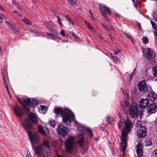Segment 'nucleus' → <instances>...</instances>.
Returning <instances> with one entry per match:
<instances>
[{"label":"nucleus","mask_w":157,"mask_h":157,"mask_svg":"<svg viewBox=\"0 0 157 157\" xmlns=\"http://www.w3.org/2000/svg\"><path fill=\"white\" fill-rule=\"evenodd\" d=\"M43 24L45 25L46 27L48 29H50V26L48 25L45 22H43Z\"/></svg>","instance_id":"obj_47"},{"label":"nucleus","mask_w":157,"mask_h":157,"mask_svg":"<svg viewBox=\"0 0 157 157\" xmlns=\"http://www.w3.org/2000/svg\"><path fill=\"white\" fill-rule=\"evenodd\" d=\"M70 33L71 34H72V36H74L76 39H78V36L76 35V34L75 33L71 31L70 32Z\"/></svg>","instance_id":"obj_36"},{"label":"nucleus","mask_w":157,"mask_h":157,"mask_svg":"<svg viewBox=\"0 0 157 157\" xmlns=\"http://www.w3.org/2000/svg\"><path fill=\"white\" fill-rule=\"evenodd\" d=\"M138 89L140 91L143 92H147L148 90V86L145 81L140 82L138 84Z\"/></svg>","instance_id":"obj_12"},{"label":"nucleus","mask_w":157,"mask_h":157,"mask_svg":"<svg viewBox=\"0 0 157 157\" xmlns=\"http://www.w3.org/2000/svg\"><path fill=\"white\" fill-rule=\"evenodd\" d=\"M39 132L44 136H47L49 133V131L48 129L41 125L38 126Z\"/></svg>","instance_id":"obj_13"},{"label":"nucleus","mask_w":157,"mask_h":157,"mask_svg":"<svg viewBox=\"0 0 157 157\" xmlns=\"http://www.w3.org/2000/svg\"><path fill=\"white\" fill-rule=\"evenodd\" d=\"M121 90L125 97L127 98H128V95L127 93L125 91H124L122 88H121Z\"/></svg>","instance_id":"obj_32"},{"label":"nucleus","mask_w":157,"mask_h":157,"mask_svg":"<svg viewBox=\"0 0 157 157\" xmlns=\"http://www.w3.org/2000/svg\"><path fill=\"white\" fill-rule=\"evenodd\" d=\"M57 131L59 135L64 136L67 135V133L70 131V129L63 125L60 124L58 126Z\"/></svg>","instance_id":"obj_7"},{"label":"nucleus","mask_w":157,"mask_h":157,"mask_svg":"<svg viewBox=\"0 0 157 157\" xmlns=\"http://www.w3.org/2000/svg\"><path fill=\"white\" fill-rule=\"evenodd\" d=\"M136 152L138 157H142V144L141 143L137 144L136 146Z\"/></svg>","instance_id":"obj_16"},{"label":"nucleus","mask_w":157,"mask_h":157,"mask_svg":"<svg viewBox=\"0 0 157 157\" xmlns=\"http://www.w3.org/2000/svg\"><path fill=\"white\" fill-rule=\"evenodd\" d=\"M142 52L144 58L148 59H153L156 56L155 52L150 48H142Z\"/></svg>","instance_id":"obj_6"},{"label":"nucleus","mask_w":157,"mask_h":157,"mask_svg":"<svg viewBox=\"0 0 157 157\" xmlns=\"http://www.w3.org/2000/svg\"><path fill=\"white\" fill-rule=\"evenodd\" d=\"M85 143L86 140L82 134H80L75 138L72 137L68 138L65 143V145L67 151L71 153L73 150L75 144H77L81 147H83Z\"/></svg>","instance_id":"obj_3"},{"label":"nucleus","mask_w":157,"mask_h":157,"mask_svg":"<svg viewBox=\"0 0 157 157\" xmlns=\"http://www.w3.org/2000/svg\"><path fill=\"white\" fill-rule=\"evenodd\" d=\"M68 2L72 6H74L77 3V0H67Z\"/></svg>","instance_id":"obj_26"},{"label":"nucleus","mask_w":157,"mask_h":157,"mask_svg":"<svg viewBox=\"0 0 157 157\" xmlns=\"http://www.w3.org/2000/svg\"><path fill=\"white\" fill-rule=\"evenodd\" d=\"M13 12L15 13L17 15H19L21 17V15H20V14L19 13H17L16 11H13Z\"/></svg>","instance_id":"obj_59"},{"label":"nucleus","mask_w":157,"mask_h":157,"mask_svg":"<svg viewBox=\"0 0 157 157\" xmlns=\"http://www.w3.org/2000/svg\"><path fill=\"white\" fill-rule=\"evenodd\" d=\"M104 28L108 32H110V30L107 26H104Z\"/></svg>","instance_id":"obj_52"},{"label":"nucleus","mask_w":157,"mask_h":157,"mask_svg":"<svg viewBox=\"0 0 157 157\" xmlns=\"http://www.w3.org/2000/svg\"><path fill=\"white\" fill-rule=\"evenodd\" d=\"M2 50L1 48L0 47V56H2Z\"/></svg>","instance_id":"obj_61"},{"label":"nucleus","mask_w":157,"mask_h":157,"mask_svg":"<svg viewBox=\"0 0 157 157\" xmlns=\"http://www.w3.org/2000/svg\"><path fill=\"white\" fill-rule=\"evenodd\" d=\"M120 52V50H117V51H115L114 52V54L115 55L118 54L119 52Z\"/></svg>","instance_id":"obj_62"},{"label":"nucleus","mask_w":157,"mask_h":157,"mask_svg":"<svg viewBox=\"0 0 157 157\" xmlns=\"http://www.w3.org/2000/svg\"><path fill=\"white\" fill-rule=\"evenodd\" d=\"M152 72L154 76L157 77V65L152 67Z\"/></svg>","instance_id":"obj_24"},{"label":"nucleus","mask_w":157,"mask_h":157,"mask_svg":"<svg viewBox=\"0 0 157 157\" xmlns=\"http://www.w3.org/2000/svg\"><path fill=\"white\" fill-rule=\"evenodd\" d=\"M29 117L30 120L33 123L35 124L37 123V117L33 113H31L29 115Z\"/></svg>","instance_id":"obj_17"},{"label":"nucleus","mask_w":157,"mask_h":157,"mask_svg":"<svg viewBox=\"0 0 157 157\" xmlns=\"http://www.w3.org/2000/svg\"><path fill=\"white\" fill-rule=\"evenodd\" d=\"M135 126L137 128L138 127H140L141 126H143L141 125V122L140 121H137L135 124Z\"/></svg>","instance_id":"obj_31"},{"label":"nucleus","mask_w":157,"mask_h":157,"mask_svg":"<svg viewBox=\"0 0 157 157\" xmlns=\"http://www.w3.org/2000/svg\"><path fill=\"white\" fill-rule=\"evenodd\" d=\"M131 117L132 118H136L138 115V107L136 103H133L129 109Z\"/></svg>","instance_id":"obj_9"},{"label":"nucleus","mask_w":157,"mask_h":157,"mask_svg":"<svg viewBox=\"0 0 157 157\" xmlns=\"http://www.w3.org/2000/svg\"><path fill=\"white\" fill-rule=\"evenodd\" d=\"M85 23L88 28L89 27L90 25H91L90 23L87 22H85Z\"/></svg>","instance_id":"obj_56"},{"label":"nucleus","mask_w":157,"mask_h":157,"mask_svg":"<svg viewBox=\"0 0 157 157\" xmlns=\"http://www.w3.org/2000/svg\"><path fill=\"white\" fill-rule=\"evenodd\" d=\"M100 10L101 11H102V7L104 8L105 9L104 10V11L105 12H107L109 13V14H111V12L107 6H106L105 5L102 4H100Z\"/></svg>","instance_id":"obj_18"},{"label":"nucleus","mask_w":157,"mask_h":157,"mask_svg":"<svg viewBox=\"0 0 157 157\" xmlns=\"http://www.w3.org/2000/svg\"><path fill=\"white\" fill-rule=\"evenodd\" d=\"M23 20L24 22L27 25H31L32 23L31 21L28 19L26 18H25Z\"/></svg>","instance_id":"obj_29"},{"label":"nucleus","mask_w":157,"mask_h":157,"mask_svg":"<svg viewBox=\"0 0 157 157\" xmlns=\"http://www.w3.org/2000/svg\"><path fill=\"white\" fill-rule=\"evenodd\" d=\"M101 13L102 14V15H103L104 17L105 18V21H108L109 22L110 21V20L109 19H108V17L106 15L105 13L102 11H101Z\"/></svg>","instance_id":"obj_28"},{"label":"nucleus","mask_w":157,"mask_h":157,"mask_svg":"<svg viewBox=\"0 0 157 157\" xmlns=\"http://www.w3.org/2000/svg\"><path fill=\"white\" fill-rule=\"evenodd\" d=\"M106 118L107 121L109 124L111 123L113 121V117L111 116H108Z\"/></svg>","instance_id":"obj_27"},{"label":"nucleus","mask_w":157,"mask_h":157,"mask_svg":"<svg viewBox=\"0 0 157 157\" xmlns=\"http://www.w3.org/2000/svg\"><path fill=\"white\" fill-rule=\"evenodd\" d=\"M60 34L63 36H65L64 31V30L61 31L60 32Z\"/></svg>","instance_id":"obj_53"},{"label":"nucleus","mask_w":157,"mask_h":157,"mask_svg":"<svg viewBox=\"0 0 157 157\" xmlns=\"http://www.w3.org/2000/svg\"><path fill=\"white\" fill-rule=\"evenodd\" d=\"M120 151H122V155H123V157H126V156L124 155V151H123L122 150V147H120Z\"/></svg>","instance_id":"obj_49"},{"label":"nucleus","mask_w":157,"mask_h":157,"mask_svg":"<svg viewBox=\"0 0 157 157\" xmlns=\"http://www.w3.org/2000/svg\"><path fill=\"white\" fill-rule=\"evenodd\" d=\"M48 109L47 107L41 105L39 108V111L42 114H45L47 112V110Z\"/></svg>","instance_id":"obj_19"},{"label":"nucleus","mask_w":157,"mask_h":157,"mask_svg":"<svg viewBox=\"0 0 157 157\" xmlns=\"http://www.w3.org/2000/svg\"><path fill=\"white\" fill-rule=\"evenodd\" d=\"M109 38L111 39V40L113 41L114 40V37L111 35H108Z\"/></svg>","instance_id":"obj_51"},{"label":"nucleus","mask_w":157,"mask_h":157,"mask_svg":"<svg viewBox=\"0 0 157 157\" xmlns=\"http://www.w3.org/2000/svg\"><path fill=\"white\" fill-rule=\"evenodd\" d=\"M142 40L144 44H146L148 43V40L147 37L145 36L142 39Z\"/></svg>","instance_id":"obj_30"},{"label":"nucleus","mask_w":157,"mask_h":157,"mask_svg":"<svg viewBox=\"0 0 157 157\" xmlns=\"http://www.w3.org/2000/svg\"><path fill=\"white\" fill-rule=\"evenodd\" d=\"M56 157H64L63 156L59 155V154L57 152H56Z\"/></svg>","instance_id":"obj_57"},{"label":"nucleus","mask_w":157,"mask_h":157,"mask_svg":"<svg viewBox=\"0 0 157 157\" xmlns=\"http://www.w3.org/2000/svg\"><path fill=\"white\" fill-rule=\"evenodd\" d=\"M35 151L38 155L41 154L43 152V148L40 146L37 147Z\"/></svg>","instance_id":"obj_21"},{"label":"nucleus","mask_w":157,"mask_h":157,"mask_svg":"<svg viewBox=\"0 0 157 157\" xmlns=\"http://www.w3.org/2000/svg\"><path fill=\"white\" fill-rule=\"evenodd\" d=\"M41 145L42 146H44L47 148H49L50 147V146L48 140L45 139L43 140V143L41 144Z\"/></svg>","instance_id":"obj_20"},{"label":"nucleus","mask_w":157,"mask_h":157,"mask_svg":"<svg viewBox=\"0 0 157 157\" xmlns=\"http://www.w3.org/2000/svg\"><path fill=\"white\" fill-rule=\"evenodd\" d=\"M153 18L154 19V20L157 21V12H154L153 14Z\"/></svg>","instance_id":"obj_35"},{"label":"nucleus","mask_w":157,"mask_h":157,"mask_svg":"<svg viewBox=\"0 0 157 157\" xmlns=\"http://www.w3.org/2000/svg\"><path fill=\"white\" fill-rule=\"evenodd\" d=\"M0 10H2V11H4V9H3V8L2 7V6L0 4Z\"/></svg>","instance_id":"obj_63"},{"label":"nucleus","mask_w":157,"mask_h":157,"mask_svg":"<svg viewBox=\"0 0 157 157\" xmlns=\"http://www.w3.org/2000/svg\"><path fill=\"white\" fill-rule=\"evenodd\" d=\"M147 112L149 114L153 113L157 110V103L154 102L150 105L147 108Z\"/></svg>","instance_id":"obj_10"},{"label":"nucleus","mask_w":157,"mask_h":157,"mask_svg":"<svg viewBox=\"0 0 157 157\" xmlns=\"http://www.w3.org/2000/svg\"><path fill=\"white\" fill-rule=\"evenodd\" d=\"M2 75L3 82H4V83H6V78L5 77V74L4 72H2Z\"/></svg>","instance_id":"obj_41"},{"label":"nucleus","mask_w":157,"mask_h":157,"mask_svg":"<svg viewBox=\"0 0 157 157\" xmlns=\"http://www.w3.org/2000/svg\"><path fill=\"white\" fill-rule=\"evenodd\" d=\"M136 25L139 28L140 30L141 29V27L140 23L137 22Z\"/></svg>","instance_id":"obj_48"},{"label":"nucleus","mask_w":157,"mask_h":157,"mask_svg":"<svg viewBox=\"0 0 157 157\" xmlns=\"http://www.w3.org/2000/svg\"><path fill=\"white\" fill-rule=\"evenodd\" d=\"M143 144L145 146H151L152 144L151 139L150 138H146Z\"/></svg>","instance_id":"obj_22"},{"label":"nucleus","mask_w":157,"mask_h":157,"mask_svg":"<svg viewBox=\"0 0 157 157\" xmlns=\"http://www.w3.org/2000/svg\"><path fill=\"white\" fill-rule=\"evenodd\" d=\"M15 114L18 117H21L24 114L23 108L18 105L13 107Z\"/></svg>","instance_id":"obj_11"},{"label":"nucleus","mask_w":157,"mask_h":157,"mask_svg":"<svg viewBox=\"0 0 157 157\" xmlns=\"http://www.w3.org/2000/svg\"><path fill=\"white\" fill-rule=\"evenodd\" d=\"M120 117L121 120L119 122L118 125L120 129H123L120 137L121 143H120V147H122V150L124 152L125 150L127 145V135L131 131L133 124L128 118L124 121L123 117Z\"/></svg>","instance_id":"obj_1"},{"label":"nucleus","mask_w":157,"mask_h":157,"mask_svg":"<svg viewBox=\"0 0 157 157\" xmlns=\"http://www.w3.org/2000/svg\"><path fill=\"white\" fill-rule=\"evenodd\" d=\"M64 16H65V17L66 18H67V19L68 20H70V18L69 17H68L67 15H65Z\"/></svg>","instance_id":"obj_64"},{"label":"nucleus","mask_w":157,"mask_h":157,"mask_svg":"<svg viewBox=\"0 0 157 157\" xmlns=\"http://www.w3.org/2000/svg\"><path fill=\"white\" fill-rule=\"evenodd\" d=\"M109 27H110L109 29L110 30V31L113 30H114L113 28L112 27V26L111 25H109Z\"/></svg>","instance_id":"obj_58"},{"label":"nucleus","mask_w":157,"mask_h":157,"mask_svg":"<svg viewBox=\"0 0 157 157\" xmlns=\"http://www.w3.org/2000/svg\"><path fill=\"white\" fill-rule=\"evenodd\" d=\"M58 21L59 24L62 26H63V25L61 22L60 19L59 18V16H57Z\"/></svg>","instance_id":"obj_43"},{"label":"nucleus","mask_w":157,"mask_h":157,"mask_svg":"<svg viewBox=\"0 0 157 157\" xmlns=\"http://www.w3.org/2000/svg\"><path fill=\"white\" fill-rule=\"evenodd\" d=\"M33 33L36 36H38L40 35L39 33L38 32H35L33 31Z\"/></svg>","instance_id":"obj_50"},{"label":"nucleus","mask_w":157,"mask_h":157,"mask_svg":"<svg viewBox=\"0 0 157 157\" xmlns=\"http://www.w3.org/2000/svg\"><path fill=\"white\" fill-rule=\"evenodd\" d=\"M147 131L145 127L141 126L137 129V134L139 138H143L147 135Z\"/></svg>","instance_id":"obj_8"},{"label":"nucleus","mask_w":157,"mask_h":157,"mask_svg":"<svg viewBox=\"0 0 157 157\" xmlns=\"http://www.w3.org/2000/svg\"><path fill=\"white\" fill-rule=\"evenodd\" d=\"M111 56H112V57L113 58L115 59L116 60L117 62H120V60L119 59V58L118 57H117L115 55H111Z\"/></svg>","instance_id":"obj_38"},{"label":"nucleus","mask_w":157,"mask_h":157,"mask_svg":"<svg viewBox=\"0 0 157 157\" xmlns=\"http://www.w3.org/2000/svg\"><path fill=\"white\" fill-rule=\"evenodd\" d=\"M122 107L124 111H127L129 109L128 108H127L126 106L124 104H122Z\"/></svg>","instance_id":"obj_33"},{"label":"nucleus","mask_w":157,"mask_h":157,"mask_svg":"<svg viewBox=\"0 0 157 157\" xmlns=\"http://www.w3.org/2000/svg\"><path fill=\"white\" fill-rule=\"evenodd\" d=\"M90 29L91 30L92 32L94 33L95 32V30L93 28L92 26L91 25L88 28Z\"/></svg>","instance_id":"obj_44"},{"label":"nucleus","mask_w":157,"mask_h":157,"mask_svg":"<svg viewBox=\"0 0 157 157\" xmlns=\"http://www.w3.org/2000/svg\"><path fill=\"white\" fill-rule=\"evenodd\" d=\"M23 101L25 104L23 105L24 109L26 112L29 111L30 106L33 105L35 106L37 105L38 104V102L34 99H31L29 98L23 99Z\"/></svg>","instance_id":"obj_5"},{"label":"nucleus","mask_w":157,"mask_h":157,"mask_svg":"<svg viewBox=\"0 0 157 157\" xmlns=\"http://www.w3.org/2000/svg\"><path fill=\"white\" fill-rule=\"evenodd\" d=\"M123 104H124L125 105H126L127 108H129L130 104L129 102L127 100H124V102Z\"/></svg>","instance_id":"obj_37"},{"label":"nucleus","mask_w":157,"mask_h":157,"mask_svg":"<svg viewBox=\"0 0 157 157\" xmlns=\"http://www.w3.org/2000/svg\"><path fill=\"white\" fill-rule=\"evenodd\" d=\"M12 4L14 5L18 9L21 11L23 10V9L22 7L17 2L13 0L12 2Z\"/></svg>","instance_id":"obj_23"},{"label":"nucleus","mask_w":157,"mask_h":157,"mask_svg":"<svg viewBox=\"0 0 157 157\" xmlns=\"http://www.w3.org/2000/svg\"><path fill=\"white\" fill-rule=\"evenodd\" d=\"M154 35L155 36H157V28L154 31Z\"/></svg>","instance_id":"obj_54"},{"label":"nucleus","mask_w":157,"mask_h":157,"mask_svg":"<svg viewBox=\"0 0 157 157\" xmlns=\"http://www.w3.org/2000/svg\"><path fill=\"white\" fill-rule=\"evenodd\" d=\"M124 34L126 35L127 37L129 39L131 40H132V43H133V40L132 38V37L130 35V34H128L126 33H124Z\"/></svg>","instance_id":"obj_34"},{"label":"nucleus","mask_w":157,"mask_h":157,"mask_svg":"<svg viewBox=\"0 0 157 157\" xmlns=\"http://www.w3.org/2000/svg\"><path fill=\"white\" fill-rule=\"evenodd\" d=\"M47 35L49 36L51 38H52L53 39H54L56 37V36L53 34L48 33Z\"/></svg>","instance_id":"obj_42"},{"label":"nucleus","mask_w":157,"mask_h":157,"mask_svg":"<svg viewBox=\"0 0 157 157\" xmlns=\"http://www.w3.org/2000/svg\"><path fill=\"white\" fill-rule=\"evenodd\" d=\"M89 12L90 14L91 17V19H92V20H94V19H95V17L93 16V14L91 13V10H89Z\"/></svg>","instance_id":"obj_45"},{"label":"nucleus","mask_w":157,"mask_h":157,"mask_svg":"<svg viewBox=\"0 0 157 157\" xmlns=\"http://www.w3.org/2000/svg\"><path fill=\"white\" fill-rule=\"evenodd\" d=\"M22 124L24 128L27 131L30 140L32 143L33 142L37 143L38 142V136L36 134H32L29 131L33 129V126L30 122L28 120L25 119Z\"/></svg>","instance_id":"obj_4"},{"label":"nucleus","mask_w":157,"mask_h":157,"mask_svg":"<svg viewBox=\"0 0 157 157\" xmlns=\"http://www.w3.org/2000/svg\"><path fill=\"white\" fill-rule=\"evenodd\" d=\"M49 123V124L53 128H55V121L53 120L52 119H50Z\"/></svg>","instance_id":"obj_25"},{"label":"nucleus","mask_w":157,"mask_h":157,"mask_svg":"<svg viewBox=\"0 0 157 157\" xmlns=\"http://www.w3.org/2000/svg\"><path fill=\"white\" fill-rule=\"evenodd\" d=\"M151 22L152 25V26L153 28L155 30L157 28L156 27V25L153 21H151Z\"/></svg>","instance_id":"obj_39"},{"label":"nucleus","mask_w":157,"mask_h":157,"mask_svg":"<svg viewBox=\"0 0 157 157\" xmlns=\"http://www.w3.org/2000/svg\"><path fill=\"white\" fill-rule=\"evenodd\" d=\"M153 154L155 155V156H157V149L154 150Z\"/></svg>","instance_id":"obj_55"},{"label":"nucleus","mask_w":157,"mask_h":157,"mask_svg":"<svg viewBox=\"0 0 157 157\" xmlns=\"http://www.w3.org/2000/svg\"><path fill=\"white\" fill-rule=\"evenodd\" d=\"M148 92L147 99L152 101H155L157 98V94L154 92L149 91Z\"/></svg>","instance_id":"obj_15"},{"label":"nucleus","mask_w":157,"mask_h":157,"mask_svg":"<svg viewBox=\"0 0 157 157\" xmlns=\"http://www.w3.org/2000/svg\"><path fill=\"white\" fill-rule=\"evenodd\" d=\"M87 130L89 133V136H90L91 137H93V135L92 132L91 131V130L89 128H88L87 129Z\"/></svg>","instance_id":"obj_40"},{"label":"nucleus","mask_w":157,"mask_h":157,"mask_svg":"<svg viewBox=\"0 0 157 157\" xmlns=\"http://www.w3.org/2000/svg\"><path fill=\"white\" fill-rule=\"evenodd\" d=\"M68 21H70V22L73 25H74V22L73 21H72L71 19H70Z\"/></svg>","instance_id":"obj_60"},{"label":"nucleus","mask_w":157,"mask_h":157,"mask_svg":"<svg viewBox=\"0 0 157 157\" xmlns=\"http://www.w3.org/2000/svg\"><path fill=\"white\" fill-rule=\"evenodd\" d=\"M12 30L14 33H17L18 32V30L16 28L14 27H12Z\"/></svg>","instance_id":"obj_46"},{"label":"nucleus","mask_w":157,"mask_h":157,"mask_svg":"<svg viewBox=\"0 0 157 157\" xmlns=\"http://www.w3.org/2000/svg\"><path fill=\"white\" fill-rule=\"evenodd\" d=\"M54 112L56 116L62 117L63 122L67 125H70L71 121L77 123L75 119L74 114L69 109H66L63 110L60 108H55Z\"/></svg>","instance_id":"obj_2"},{"label":"nucleus","mask_w":157,"mask_h":157,"mask_svg":"<svg viewBox=\"0 0 157 157\" xmlns=\"http://www.w3.org/2000/svg\"><path fill=\"white\" fill-rule=\"evenodd\" d=\"M149 104V100L146 99L142 98L140 101L139 107L141 108H145Z\"/></svg>","instance_id":"obj_14"}]
</instances>
